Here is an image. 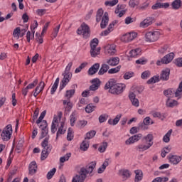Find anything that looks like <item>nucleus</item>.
I'll use <instances>...</instances> for the list:
<instances>
[{"label":"nucleus","instance_id":"33","mask_svg":"<svg viewBox=\"0 0 182 182\" xmlns=\"http://www.w3.org/2000/svg\"><path fill=\"white\" fill-rule=\"evenodd\" d=\"M59 85V77L56 78L53 85L52 86L51 88V95H54L55 92H56V89H58V86Z\"/></svg>","mask_w":182,"mask_h":182},{"label":"nucleus","instance_id":"58","mask_svg":"<svg viewBox=\"0 0 182 182\" xmlns=\"http://www.w3.org/2000/svg\"><path fill=\"white\" fill-rule=\"evenodd\" d=\"M86 124H87V121L82 120L77 122V127L80 129H83Z\"/></svg>","mask_w":182,"mask_h":182},{"label":"nucleus","instance_id":"46","mask_svg":"<svg viewBox=\"0 0 182 182\" xmlns=\"http://www.w3.org/2000/svg\"><path fill=\"white\" fill-rule=\"evenodd\" d=\"M118 3L119 0H112L105 1V5H106V6H114V5H117Z\"/></svg>","mask_w":182,"mask_h":182},{"label":"nucleus","instance_id":"40","mask_svg":"<svg viewBox=\"0 0 182 182\" xmlns=\"http://www.w3.org/2000/svg\"><path fill=\"white\" fill-rule=\"evenodd\" d=\"M122 68L121 65H118L117 67L114 68H111L108 70V73L109 75H113L114 73H117L118 72H120V69Z\"/></svg>","mask_w":182,"mask_h":182},{"label":"nucleus","instance_id":"26","mask_svg":"<svg viewBox=\"0 0 182 182\" xmlns=\"http://www.w3.org/2000/svg\"><path fill=\"white\" fill-rule=\"evenodd\" d=\"M109 65L107 64H102L101 66V68L100 69L99 72H98V75H105V73H106L107 72V70H109Z\"/></svg>","mask_w":182,"mask_h":182},{"label":"nucleus","instance_id":"2","mask_svg":"<svg viewBox=\"0 0 182 182\" xmlns=\"http://www.w3.org/2000/svg\"><path fill=\"white\" fill-rule=\"evenodd\" d=\"M124 87H126L124 85L117 84L114 79H110L105 86V90L109 89V93L112 95H120L123 93Z\"/></svg>","mask_w":182,"mask_h":182},{"label":"nucleus","instance_id":"31","mask_svg":"<svg viewBox=\"0 0 182 182\" xmlns=\"http://www.w3.org/2000/svg\"><path fill=\"white\" fill-rule=\"evenodd\" d=\"M164 95L165 96H167L168 99H170V97H173L175 95V91L172 89L166 90L164 92Z\"/></svg>","mask_w":182,"mask_h":182},{"label":"nucleus","instance_id":"15","mask_svg":"<svg viewBox=\"0 0 182 182\" xmlns=\"http://www.w3.org/2000/svg\"><path fill=\"white\" fill-rule=\"evenodd\" d=\"M91 82L92 85L90 86V90L95 92L100 87V80H99V78H94Z\"/></svg>","mask_w":182,"mask_h":182},{"label":"nucleus","instance_id":"42","mask_svg":"<svg viewBox=\"0 0 182 182\" xmlns=\"http://www.w3.org/2000/svg\"><path fill=\"white\" fill-rule=\"evenodd\" d=\"M45 116H46V110H44L41 112L39 118L36 121V124H40L41 122H43V119H45Z\"/></svg>","mask_w":182,"mask_h":182},{"label":"nucleus","instance_id":"9","mask_svg":"<svg viewBox=\"0 0 182 182\" xmlns=\"http://www.w3.org/2000/svg\"><path fill=\"white\" fill-rule=\"evenodd\" d=\"M136 38H137V33H134V32L127 33L124 34L121 37V41L122 42L129 43V42H132L133 39H136Z\"/></svg>","mask_w":182,"mask_h":182},{"label":"nucleus","instance_id":"50","mask_svg":"<svg viewBox=\"0 0 182 182\" xmlns=\"http://www.w3.org/2000/svg\"><path fill=\"white\" fill-rule=\"evenodd\" d=\"M139 1L137 0H130L129 2V5L131 8H136V6H139Z\"/></svg>","mask_w":182,"mask_h":182},{"label":"nucleus","instance_id":"10","mask_svg":"<svg viewBox=\"0 0 182 182\" xmlns=\"http://www.w3.org/2000/svg\"><path fill=\"white\" fill-rule=\"evenodd\" d=\"M156 22L154 17H146L143 21L139 23L140 28H148L150 25H153Z\"/></svg>","mask_w":182,"mask_h":182},{"label":"nucleus","instance_id":"63","mask_svg":"<svg viewBox=\"0 0 182 182\" xmlns=\"http://www.w3.org/2000/svg\"><path fill=\"white\" fill-rule=\"evenodd\" d=\"M39 114V108H36L33 115V122H35L38 119Z\"/></svg>","mask_w":182,"mask_h":182},{"label":"nucleus","instance_id":"62","mask_svg":"<svg viewBox=\"0 0 182 182\" xmlns=\"http://www.w3.org/2000/svg\"><path fill=\"white\" fill-rule=\"evenodd\" d=\"M175 65H176V66H178V68H182V58L176 59Z\"/></svg>","mask_w":182,"mask_h":182},{"label":"nucleus","instance_id":"44","mask_svg":"<svg viewBox=\"0 0 182 182\" xmlns=\"http://www.w3.org/2000/svg\"><path fill=\"white\" fill-rule=\"evenodd\" d=\"M56 173V168H53L52 170L48 172L47 173V179L50 180L55 173Z\"/></svg>","mask_w":182,"mask_h":182},{"label":"nucleus","instance_id":"53","mask_svg":"<svg viewBox=\"0 0 182 182\" xmlns=\"http://www.w3.org/2000/svg\"><path fill=\"white\" fill-rule=\"evenodd\" d=\"M21 33V28H19V27L16 28L13 32V35H14V38H17L18 39H19V33Z\"/></svg>","mask_w":182,"mask_h":182},{"label":"nucleus","instance_id":"57","mask_svg":"<svg viewBox=\"0 0 182 182\" xmlns=\"http://www.w3.org/2000/svg\"><path fill=\"white\" fill-rule=\"evenodd\" d=\"M70 126H75V122H76V117H75V113H73L70 117Z\"/></svg>","mask_w":182,"mask_h":182},{"label":"nucleus","instance_id":"1","mask_svg":"<svg viewBox=\"0 0 182 182\" xmlns=\"http://www.w3.org/2000/svg\"><path fill=\"white\" fill-rule=\"evenodd\" d=\"M96 168V161H92L85 167L80 169L79 175H76L73 178V182H84L87 177V174L93 176V170Z\"/></svg>","mask_w":182,"mask_h":182},{"label":"nucleus","instance_id":"49","mask_svg":"<svg viewBox=\"0 0 182 182\" xmlns=\"http://www.w3.org/2000/svg\"><path fill=\"white\" fill-rule=\"evenodd\" d=\"M107 52L109 55H110L111 56H113V55H114V53H116L117 52L116 48H114V46H110L109 49L107 50Z\"/></svg>","mask_w":182,"mask_h":182},{"label":"nucleus","instance_id":"61","mask_svg":"<svg viewBox=\"0 0 182 182\" xmlns=\"http://www.w3.org/2000/svg\"><path fill=\"white\" fill-rule=\"evenodd\" d=\"M36 85H38V79H36L32 83L27 85V89H33Z\"/></svg>","mask_w":182,"mask_h":182},{"label":"nucleus","instance_id":"41","mask_svg":"<svg viewBox=\"0 0 182 182\" xmlns=\"http://www.w3.org/2000/svg\"><path fill=\"white\" fill-rule=\"evenodd\" d=\"M107 149V142H103L101 146L98 148V151L100 153H105Z\"/></svg>","mask_w":182,"mask_h":182},{"label":"nucleus","instance_id":"43","mask_svg":"<svg viewBox=\"0 0 182 182\" xmlns=\"http://www.w3.org/2000/svg\"><path fill=\"white\" fill-rule=\"evenodd\" d=\"M171 151V148L170 146L165 147L161 152V157L164 158L168 153Z\"/></svg>","mask_w":182,"mask_h":182},{"label":"nucleus","instance_id":"59","mask_svg":"<svg viewBox=\"0 0 182 182\" xmlns=\"http://www.w3.org/2000/svg\"><path fill=\"white\" fill-rule=\"evenodd\" d=\"M131 102L132 104V106H134L135 107H139L140 102H139V99L135 98L134 100H131Z\"/></svg>","mask_w":182,"mask_h":182},{"label":"nucleus","instance_id":"47","mask_svg":"<svg viewBox=\"0 0 182 182\" xmlns=\"http://www.w3.org/2000/svg\"><path fill=\"white\" fill-rule=\"evenodd\" d=\"M70 156H72V154L68 153L64 156H63L60 159V162L65 163V161H68V160H69V159H70Z\"/></svg>","mask_w":182,"mask_h":182},{"label":"nucleus","instance_id":"55","mask_svg":"<svg viewBox=\"0 0 182 182\" xmlns=\"http://www.w3.org/2000/svg\"><path fill=\"white\" fill-rule=\"evenodd\" d=\"M160 8H163V6L161 5V3H160V2H157L151 6V9H153L154 11L160 9Z\"/></svg>","mask_w":182,"mask_h":182},{"label":"nucleus","instance_id":"21","mask_svg":"<svg viewBox=\"0 0 182 182\" xmlns=\"http://www.w3.org/2000/svg\"><path fill=\"white\" fill-rule=\"evenodd\" d=\"M170 78V69L166 68L165 70H162L160 79L161 80H168Z\"/></svg>","mask_w":182,"mask_h":182},{"label":"nucleus","instance_id":"16","mask_svg":"<svg viewBox=\"0 0 182 182\" xmlns=\"http://www.w3.org/2000/svg\"><path fill=\"white\" fill-rule=\"evenodd\" d=\"M45 89V82L43 81H41L38 86H37L35 89V90L33 92L34 97H36L41 92H42Z\"/></svg>","mask_w":182,"mask_h":182},{"label":"nucleus","instance_id":"13","mask_svg":"<svg viewBox=\"0 0 182 182\" xmlns=\"http://www.w3.org/2000/svg\"><path fill=\"white\" fill-rule=\"evenodd\" d=\"M141 134H135L131 137H129L126 141V144L129 145V144H133V143H136L137 141H139V140H140V139H141Z\"/></svg>","mask_w":182,"mask_h":182},{"label":"nucleus","instance_id":"52","mask_svg":"<svg viewBox=\"0 0 182 182\" xmlns=\"http://www.w3.org/2000/svg\"><path fill=\"white\" fill-rule=\"evenodd\" d=\"M153 117H158V119H161V120L164 119V115H162L161 113L159 112H154L152 113Z\"/></svg>","mask_w":182,"mask_h":182},{"label":"nucleus","instance_id":"36","mask_svg":"<svg viewBox=\"0 0 182 182\" xmlns=\"http://www.w3.org/2000/svg\"><path fill=\"white\" fill-rule=\"evenodd\" d=\"M94 136H96V131L91 130L86 134L85 139V140H90V139H93Z\"/></svg>","mask_w":182,"mask_h":182},{"label":"nucleus","instance_id":"20","mask_svg":"<svg viewBox=\"0 0 182 182\" xmlns=\"http://www.w3.org/2000/svg\"><path fill=\"white\" fill-rule=\"evenodd\" d=\"M119 176L122 177L123 181H126L130 177V172L129 170L121 169L118 172Z\"/></svg>","mask_w":182,"mask_h":182},{"label":"nucleus","instance_id":"7","mask_svg":"<svg viewBox=\"0 0 182 182\" xmlns=\"http://www.w3.org/2000/svg\"><path fill=\"white\" fill-rule=\"evenodd\" d=\"M160 38V32L159 31H149L145 34L146 42H156Z\"/></svg>","mask_w":182,"mask_h":182},{"label":"nucleus","instance_id":"54","mask_svg":"<svg viewBox=\"0 0 182 182\" xmlns=\"http://www.w3.org/2000/svg\"><path fill=\"white\" fill-rule=\"evenodd\" d=\"M73 95H75V90H67L65 97H67L68 99H70V97H72Z\"/></svg>","mask_w":182,"mask_h":182},{"label":"nucleus","instance_id":"30","mask_svg":"<svg viewBox=\"0 0 182 182\" xmlns=\"http://www.w3.org/2000/svg\"><path fill=\"white\" fill-rule=\"evenodd\" d=\"M103 19V9H99L97 11L96 21L100 22Z\"/></svg>","mask_w":182,"mask_h":182},{"label":"nucleus","instance_id":"37","mask_svg":"<svg viewBox=\"0 0 182 182\" xmlns=\"http://www.w3.org/2000/svg\"><path fill=\"white\" fill-rule=\"evenodd\" d=\"M160 80V76H154L151 78H150L147 82V85H151L153 83H156V82H159Z\"/></svg>","mask_w":182,"mask_h":182},{"label":"nucleus","instance_id":"25","mask_svg":"<svg viewBox=\"0 0 182 182\" xmlns=\"http://www.w3.org/2000/svg\"><path fill=\"white\" fill-rule=\"evenodd\" d=\"M120 119H122V114H117L113 120L109 119L108 123L111 126H116V124H117V123H119V122H120Z\"/></svg>","mask_w":182,"mask_h":182},{"label":"nucleus","instance_id":"64","mask_svg":"<svg viewBox=\"0 0 182 182\" xmlns=\"http://www.w3.org/2000/svg\"><path fill=\"white\" fill-rule=\"evenodd\" d=\"M59 29H60V24H59L56 28H54V31L53 33V36L56 38L58 36V33H59Z\"/></svg>","mask_w":182,"mask_h":182},{"label":"nucleus","instance_id":"14","mask_svg":"<svg viewBox=\"0 0 182 182\" xmlns=\"http://www.w3.org/2000/svg\"><path fill=\"white\" fill-rule=\"evenodd\" d=\"M124 8H126V5L124 4H118L117 6V9H115V14L117 15L119 18H122V16H123V15H124L126 14V11L125 10H122L124 9Z\"/></svg>","mask_w":182,"mask_h":182},{"label":"nucleus","instance_id":"28","mask_svg":"<svg viewBox=\"0 0 182 182\" xmlns=\"http://www.w3.org/2000/svg\"><path fill=\"white\" fill-rule=\"evenodd\" d=\"M80 149L83 151H86L89 149V141L85 138V140L80 144Z\"/></svg>","mask_w":182,"mask_h":182},{"label":"nucleus","instance_id":"11","mask_svg":"<svg viewBox=\"0 0 182 182\" xmlns=\"http://www.w3.org/2000/svg\"><path fill=\"white\" fill-rule=\"evenodd\" d=\"M63 78L61 81V84L60 85V90H63V88L70 82V79H72V74H65L63 73Z\"/></svg>","mask_w":182,"mask_h":182},{"label":"nucleus","instance_id":"60","mask_svg":"<svg viewBox=\"0 0 182 182\" xmlns=\"http://www.w3.org/2000/svg\"><path fill=\"white\" fill-rule=\"evenodd\" d=\"M150 71H144V73H142L141 74V79H147L148 77H150Z\"/></svg>","mask_w":182,"mask_h":182},{"label":"nucleus","instance_id":"32","mask_svg":"<svg viewBox=\"0 0 182 182\" xmlns=\"http://www.w3.org/2000/svg\"><path fill=\"white\" fill-rule=\"evenodd\" d=\"M65 126V122H61L60 127L58 128V131L57 132L56 139L59 137V134H65L66 130L63 129Z\"/></svg>","mask_w":182,"mask_h":182},{"label":"nucleus","instance_id":"19","mask_svg":"<svg viewBox=\"0 0 182 182\" xmlns=\"http://www.w3.org/2000/svg\"><path fill=\"white\" fill-rule=\"evenodd\" d=\"M119 62L120 59L119 57H112L107 60V63L109 66H117V65H119Z\"/></svg>","mask_w":182,"mask_h":182},{"label":"nucleus","instance_id":"51","mask_svg":"<svg viewBox=\"0 0 182 182\" xmlns=\"http://www.w3.org/2000/svg\"><path fill=\"white\" fill-rule=\"evenodd\" d=\"M39 127L41 130L48 129V122L46 120L41 121V124H40Z\"/></svg>","mask_w":182,"mask_h":182},{"label":"nucleus","instance_id":"18","mask_svg":"<svg viewBox=\"0 0 182 182\" xmlns=\"http://www.w3.org/2000/svg\"><path fill=\"white\" fill-rule=\"evenodd\" d=\"M29 170V174L31 176H33V174L36 173V171H38V166L36 165V161H32L28 166Z\"/></svg>","mask_w":182,"mask_h":182},{"label":"nucleus","instance_id":"24","mask_svg":"<svg viewBox=\"0 0 182 182\" xmlns=\"http://www.w3.org/2000/svg\"><path fill=\"white\" fill-rule=\"evenodd\" d=\"M169 161L172 164H178L181 161V157L177 155H171L169 157Z\"/></svg>","mask_w":182,"mask_h":182},{"label":"nucleus","instance_id":"45","mask_svg":"<svg viewBox=\"0 0 182 182\" xmlns=\"http://www.w3.org/2000/svg\"><path fill=\"white\" fill-rule=\"evenodd\" d=\"M67 140H68V141H72V140H73V131L72 130V128L68 129Z\"/></svg>","mask_w":182,"mask_h":182},{"label":"nucleus","instance_id":"56","mask_svg":"<svg viewBox=\"0 0 182 182\" xmlns=\"http://www.w3.org/2000/svg\"><path fill=\"white\" fill-rule=\"evenodd\" d=\"M107 117H109L106 114H102L99 117V122L100 123H105L107 120Z\"/></svg>","mask_w":182,"mask_h":182},{"label":"nucleus","instance_id":"17","mask_svg":"<svg viewBox=\"0 0 182 182\" xmlns=\"http://www.w3.org/2000/svg\"><path fill=\"white\" fill-rule=\"evenodd\" d=\"M98 45H99V39H97V38H93L90 42V48H91L90 53L93 56L96 55V54H94L95 49H96V48Z\"/></svg>","mask_w":182,"mask_h":182},{"label":"nucleus","instance_id":"34","mask_svg":"<svg viewBox=\"0 0 182 182\" xmlns=\"http://www.w3.org/2000/svg\"><path fill=\"white\" fill-rule=\"evenodd\" d=\"M85 109L86 113H92V112H95L96 106H94L93 104H88Z\"/></svg>","mask_w":182,"mask_h":182},{"label":"nucleus","instance_id":"6","mask_svg":"<svg viewBox=\"0 0 182 182\" xmlns=\"http://www.w3.org/2000/svg\"><path fill=\"white\" fill-rule=\"evenodd\" d=\"M11 137H12V125L8 124L1 132V140L9 141L11 140Z\"/></svg>","mask_w":182,"mask_h":182},{"label":"nucleus","instance_id":"8","mask_svg":"<svg viewBox=\"0 0 182 182\" xmlns=\"http://www.w3.org/2000/svg\"><path fill=\"white\" fill-rule=\"evenodd\" d=\"M174 56H175L174 53H170L166 55H165L164 58H162L161 61L158 60L156 62V65L158 66L161 65V63L164 65H168V63H170V62H171V60L174 59Z\"/></svg>","mask_w":182,"mask_h":182},{"label":"nucleus","instance_id":"39","mask_svg":"<svg viewBox=\"0 0 182 182\" xmlns=\"http://www.w3.org/2000/svg\"><path fill=\"white\" fill-rule=\"evenodd\" d=\"M177 101L176 100H170V98H168L167 101H166V106H168V107H174V106H177Z\"/></svg>","mask_w":182,"mask_h":182},{"label":"nucleus","instance_id":"4","mask_svg":"<svg viewBox=\"0 0 182 182\" xmlns=\"http://www.w3.org/2000/svg\"><path fill=\"white\" fill-rule=\"evenodd\" d=\"M144 140L145 141V143H146V145L144 144H139L138 145L136 149L139 151H146V150H149V149L153 146V134H149L146 136L144 137Z\"/></svg>","mask_w":182,"mask_h":182},{"label":"nucleus","instance_id":"27","mask_svg":"<svg viewBox=\"0 0 182 182\" xmlns=\"http://www.w3.org/2000/svg\"><path fill=\"white\" fill-rule=\"evenodd\" d=\"M181 0H175L171 3V6L173 9H180L181 8Z\"/></svg>","mask_w":182,"mask_h":182},{"label":"nucleus","instance_id":"35","mask_svg":"<svg viewBox=\"0 0 182 182\" xmlns=\"http://www.w3.org/2000/svg\"><path fill=\"white\" fill-rule=\"evenodd\" d=\"M171 133H173V129H170L164 136L163 141L164 143H168L170 141V136H171Z\"/></svg>","mask_w":182,"mask_h":182},{"label":"nucleus","instance_id":"29","mask_svg":"<svg viewBox=\"0 0 182 182\" xmlns=\"http://www.w3.org/2000/svg\"><path fill=\"white\" fill-rule=\"evenodd\" d=\"M135 174L136 176H135L134 181L135 182L141 181V180L143 178V173H141V171L140 170H136Z\"/></svg>","mask_w":182,"mask_h":182},{"label":"nucleus","instance_id":"23","mask_svg":"<svg viewBox=\"0 0 182 182\" xmlns=\"http://www.w3.org/2000/svg\"><path fill=\"white\" fill-rule=\"evenodd\" d=\"M99 68H100V64L95 63L94 64L90 69L88 70V75L90 76L95 75L97 73V70H99Z\"/></svg>","mask_w":182,"mask_h":182},{"label":"nucleus","instance_id":"38","mask_svg":"<svg viewBox=\"0 0 182 182\" xmlns=\"http://www.w3.org/2000/svg\"><path fill=\"white\" fill-rule=\"evenodd\" d=\"M149 5H150V1L146 0V2L139 6V11H146V9L149 8Z\"/></svg>","mask_w":182,"mask_h":182},{"label":"nucleus","instance_id":"3","mask_svg":"<svg viewBox=\"0 0 182 182\" xmlns=\"http://www.w3.org/2000/svg\"><path fill=\"white\" fill-rule=\"evenodd\" d=\"M41 146L43 147V150L41 160H46L48 156H49V153H50L52 150V146L49 145V136L44 139L43 141L41 143Z\"/></svg>","mask_w":182,"mask_h":182},{"label":"nucleus","instance_id":"5","mask_svg":"<svg viewBox=\"0 0 182 182\" xmlns=\"http://www.w3.org/2000/svg\"><path fill=\"white\" fill-rule=\"evenodd\" d=\"M77 35H82L84 39L90 38V28L85 23H82L80 27L77 30Z\"/></svg>","mask_w":182,"mask_h":182},{"label":"nucleus","instance_id":"22","mask_svg":"<svg viewBox=\"0 0 182 182\" xmlns=\"http://www.w3.org/2000/svg\"><path fill=\"white\" fill-rule=\"evenodd\" d=\"M109 23V14L106 12L104 14L102 21H101V28L105 29L106 26H107V24Z\"/></svg>","mask_w":182,"mask_h":182},{"label":"nucleus","instance_id":"12","mask_svg":"<svg viewBox=\"0 0 182 182\" xmlns=\"http://www.w3.org/2000/svg\"><path fill=\"white\" fill-rule=\"evenodd\" d=\"M151 120V119L150 118V117H146V118H144L143 122L139 124V130H147L146 126H149L150 124Z\"/></svg>","mask_w":182,"mask_h":182},{"label":"nucleus","instance_id":"48","mask_svg":"<svg viewBox=\"0 0 182 182\" xmlns=\"http://www.w3.org/2000/svg\"><path fill=\"white\" fill-rule=\"evenodd\" d=\"M73 65V63L72 62L69 63L63 73L65 75L72 74V73H70V69H71Z\"/></svg>","mask_w":182,"mask_h":182}]
</instances>
